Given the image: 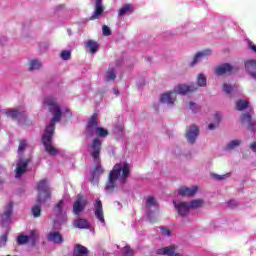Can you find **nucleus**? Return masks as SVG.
Returning <instances> with one entry per match:
<instances>
[{
  "instance_id": "obj_1",
  "label": "nucleus",
  "mask_w": 256,
  "mask_h": 256,
  "mask_svg": "<svg viewBox=\"0 0 256 256\" xmlns=\"http://www.w3.org/2000/svg\"><path fill=\"white\" fill-rule=\"evenodd\" d=\"M43 104L48 106L49 113H52L53 117L50 123L46 126L41 141L44 149L48 155L55 157L59 155V150L53 146V136L55 135V123H59L63 117L61 106L58 105L57 100L52 96H47L43 100Z\"/></svg>"
},
{
  "instance_id": "obj_2",
  "label": "nucleus",
  "mask_w": 256,
  "mask_h": 256,
  "mask_svg": "<svg viewBox=\"0 0 256 256\" xmlns=\"http://www.w3.org/2000/svg\"><path fill=\"white\" fill-rule=\"evenodd\" d=\"M122 171V176H121ZM131 173V168L129 167V163L125 161L122 163H117L114 165L113 169L110 171L108 176V182L106 183V191L109 193H113L115 191V183L119 177H121V183H127V179Z\"/></svg>"
},
{
  "instance_id": "obj_3",
  "label": "nucleus",
  "mask_w": 256,
  "mask_h": 256,
  "mask_svg": "<svg viewBox=\"0 0 256 256\" xmlns=\"http://www.w3.org/2000/svg\"><path fill=\"white\" fill-rule=\"evenodd\" d=\"M197 89H199V87L194 83H191L189 85L180 84L175 87L174 92H168L163 94L160 97V102L165 103L166 105H173V103L177 101V93L179 95H187L188 93H195Z\"/></svg>"
},
{
  "instance_id": "obj_4",
  "label": "nucleus",
  "mask_w": 256,
  "mask_h": 256,
  "mask_svg": "<svg viewBox=\"0 0 256 256\" xmlns=\"http://www.w3.org/2000/svg\"><path fill=\"white\" fill-rule=\"evenodd\" d=\"M36 189L38 191L36 199V203H38V205H42V203H46L51 199V187H49L47 179H42L37 182Z\"/></svg>"
},
{
  "instance_id": "obj_5",
  "label": "nucleus",
  "mask_w": 256,
  "mask_h": 256,
  "mask_svg": "<svg viewBox=\"0 0 256 256\" xmlns=\"http://www.w3.org/2000/svg\"><path fill=\"white\" fill-rule=\"evenodd\" d=\"M99 127V114L93 113L92 116L88 119L86 124V137L91 139L97 135V129Z\"/></svg>"
},
{
  "instance_id": "obj_6",
  "label": "nucleus",
  "mask_w": 256,
  "mask_h": 256,
  "mask_svg": "<svg viewBox=\"0 0 256 256\" xmlns=\"http://www.w3.org/2000/svg\"><path fill=\"white\" fill-rule=\"evenodd\" d=\"M33 161V158L29 156L28 158H20L16 165L15 177L19 179L23 177V175L27 172V167H29V163Z\"/></svg>"
},
{
  "instance_id": "obj_7",
  "label": "nucleus",
  "mask_w": 256,
  "mask_h": 256,
  "mask_svg": "<svg viewBox=\"0 0 256 256\" xmlns=\"http://www.w3.org/2000/svg\"><path fill=\"white\" fill-rule=\"evenodd\" d=\"M103 173H105V169H103V166H101V161H98L91 170L90 183L95 187H99V178L101 175H103Z\"/></svg>"
},
{
  "instance_id": "obj_8",
  "label": "nucleus",
  "mask_w": 256,
  "mask_h": 256,
  "mask_svg": "<svg viewBox=\"0 0 256 256\" xmlns=\"http://www.w3.org/2000/svg\"><path fill=\"white\" fill-rule=\"evenodd\" d=\"M101 149V139L94 138L89 145V153L94 161H97L101 157Z\"/></svg>"
},
{
  "instance_id": "obj_9",
  "label": "nucleus",
  "mask_w": 256,
  "mask_h": 256,
  "mask_svg": "<svg viewBox=\"0 0 256 256\" xmlns=\"http://www.w3.org/2000/svg\"><path fill=\"white\" fill-rule=\"evenodd\" d=\"M0 217L1 225H7V223H11V219H13V202H8L4 212L0 214Z\"/></svg>"
},
{
  "instance_id": "obj_10",
  "label": "nucleus",
  "mask_w": 256,
  "mask_h": 256,
  "mask_svg": "<svg viewBox=\"0 0 256 256\" xmlns=\"http://www.w3.org/2000/svg\"><path fill=\"white\" fill-rule=\"evenodd\" d=\"M240 119H241L242 125H245V123H247L248 131H250V133H255L256 121L251 116V112L243 113L240 116Z\"/></svg>"
},
{
  "instance_id": "obj_11",
  "label": "nucleus",
  "mask_w": 256,
  "mask_h": 256,
  "mask_svg": "<svg viewBox=\"0 0 256 256\" xmlns=\"http://www.w3.org/2000/svg\"><path fill=\"white\" fill-rule=\"evenodd\" d=\"M86 206L87 200L83 199L82 194H78L76 196V201L73 204V213H75V215H81V212L85 209Z\"/></svg>"
},
{
  "instance_id": "obj_12",
  "label": "nucleus",
  "mask_w": 256,
  "mask_h": 256,
  "mask_svg": "<svg viewBox=\"0 0 256 256\" xmlns=\"http://www.w3.org/2000/svg\"><path fill=\"white\" fill-rule=\"evenodd\" d=\"M197 137H199V127L196 125L190 126V128L186 131V139L188 143H195V141H197Z\"/></svg>"
},
{
  "instance_id": "obj_13",
  "label": "nucleus",
  "mask_w": 256,
  "mask_h": 256,
  "mask_svg": "<svg viewBox=\"0 0 256 256\" xmlns=\"http://www.w3.org/2000/svg\"><path fill=\"white\" fill-rule=\"evenodd\" d=\"M105 11L103 8V0H96L95 1V11L90 17V21H95L96 19H100Z\"/></svg>"
},
{
  "instance_id": "obj_14",
  "label": "nucleus",
  "mask_w": 256,
  "mask_h": 256,
  "mask_svg": "<svg viewBox=\"0 0 256 256\" xmlns=\"http://www.w3.org/2000/svg\"><path fill=\"white\" fill-rule=\"evenodd\" d=\"M6 115L7 117L18 121V123H21V121H25L27 119V114L19 110H8L6 111Z\"/></svg>"
},
{
  "instance_id": "obj_15",
  "label": "nucleus",
  "mask_w": 256,
  "mask_h": 256,
  "mask_svg": "<svg viewBox=\"0 0 256 256\" xmlns=\"http://www.w3.org/2000/svg\"><path fill=\"white\" fill-rule=\"evenodd\" d=\"M94 213L96 219L100 221V223H105V215L103 214V203L97 199L95 204H94Z\"/></svg>"
},
{
  "instance_id": "obj_16",
  "label": "nucleus",
  "mask_w": 256,
  "mask_h": 256,
  "mask_svg": "<svg viewBox=\"0 0 256 256\" xmlns=\"http://www.w3.org/2000/svg\"><path fill=\"white\" fill-rule=\"evenodd\" d=\"M174 206H175V209L177 210L178 215H180V217H185L187 213H189V211L191 210L188 202L176 203L174 201Z\"/></svg>"
},
{
  "instance_id": "obj_17",
  "label": "nucleus",
  "mask_w": 256,
  "mask_h": 256,
  "mask_svg": "<svg viewBox=\"0 0 256 256\" xmlns=\"http://www.w3.org/2000/svg\"><path fill=\"white\" fill-rule=\"evenodd\" d=\"M177 247L175 245L167 246L157 250L158 255H167V256H183L180 253H177Z\"/></svg>"
},
{
  "instance_id": "obj_18",
  "label": "nucleus",
  "mask_w": 256,
  "mask_h": 256,
  "mask_svg": "<svg viewBox=\"0 0 256 256\" xmlns=\"http://www.w3.org/2000/svg\"><path fill=\"white\" fill-rule=\"evenodd\" d=\"M198 190H199V188L197 186H193L191 188L182 186L178 190V194L181 197H193V195H195V193H197Z\"/></svg>"
},
{
  "instance_id": "obj_19",
  "label": "nucleus",
  "mask_w": 256,
  "mask_h": 256,
  "mask_svg": "<svg viewBox=\"0 0 256 256\" xmlns=\"http://www.w3.org/2000/svg\"><path fill=\"white\" fill-rule=\"evenodd\" d=\"M72 256H89V249L81 244H76Z\"/></svg>"
},
{
  "instance_id": "obj_20",
  "label": "nucleus",
  "mask_w": 256,
  "mask_h": 256,
  "mask_svg": "<svg viewBox=\"0 0 256 256\" xmlns=\"http://www.w3.org/2000/svg\"><path fill=\"white\" fill-rule=\"evenodd\" d=\"M135 12V8L132 4H124L119 10H118V16L124 17V15H131Z\"/></svg>"
},
{
  "instance_id": "obj_21",
  "label": "nucleus",
  "mask_w": 256,
  "mask_h": 256,
  "mask_svg": "<svg viewBox=\"0 0 256 256\" xmlns=\"http://www.w3.org/2000/svg\"><path fill=\"white\" fill-rule=\"evenodd\" d=\"M233 71V66H231V64H228V63H225V64H222L221 66H218L216 68V75H225L227 73H231Z\"/></svg>"
},
{
  "instance_id": "obj_22",
  "label": "nucleus",
  "mask_w": 256,
  "mask_h": 256,
  "mask_svg": "<svg viewBox=\"0 0 256 256\" xmlns=\"http://www.w3.org/2000/svg\"><path fill=\"white\" fill-rule=\"evenodd\" d=\"M245 68L248 71V73L253 77V79H256V60H249L245 63Z\"/></svg>"
},
{
  "instance_id": "obj_23",
  "label": "nucleus",
  "mask_w": 256,
  "mask_h": 256,
  "mask_svg": "<svg viewBox=\"0 0 256 256\" xmlns=\"http://www.w3.org/2000/svg\"><path fill=\"white\" fill-rule=\"evenodd\" d=\"M48 241L59 245L63 243V235H61V233L59 232H51L50 234H48Z\"/></svg>"
},
{
  "instance_id": "obj_24",
  "label": "nucleus",
  "mask_w": 256,
  "mask_h": 256,
  "mask_svg": "<svg viewBox=\"0 0 256 256\" xmlns=\"http://www.w3.org/2000/svg\"><path fill=\"white\" fill-rule=\"evenodd\" d=\"M207 55H211V50L207 49V50H203L201 52H198L195 56L193 61L191 62L190 66L193 67L195 66V64L199 63V61L201 60V58L203 57H207Z\"/></svg>"
},
{
  "instance_id": "obj_25",
  "label": "nucleus",
  "mask_w": 256,
  "mask_h": 256,
  "mask_svg": "<svg viewBox=\"0 0 256 256\" xmlns=\"http://www.w3.org/2000/svg\"><path fill=\"white\" fill-rule=\"evenodd\" d=\"M74 227L77 229H89V222L87 219L79 218L74 221Z\"/></svg>"
},
{
  "instance_id": "obj_26",
  "label": "nucleus",
  "mask_w": 256,
  "mask_h": 256,
  "mask_svg": "<svg viewBox=\"0 0 256 256\" xmlns=\"http://www.w3.org/2000/svg\"><path fill=\"white\" fill-rule=\"evenodd\" d=\"M63 207H65V202L63 200L58 201L54 206V213L56 217H61V215H63Z\"/></svg>"
},
{
  "instance_id": "obj_27",
  "label": "nucleus",
  "mask_w": 256,
  "mask_h": 256,
  "mask_svg": "<svg viewBox=\"0 0 256 256\" xmlns=\"http://www.w3.org/2000/svg\"><path fill=\"white\" fill-rule=\"evenodd\" d=\"M247 108H249V101L243 99L236 101V111H245Z\"/></svg>"
},
{
  "instance_id": "obj_28",
  "label": "nucleus",
  "mask_w": 256,
  "mask_h": 256,
  "mask_svg": "<svg viewBox=\"0 0 256 256\" xmlns=\"http://www.w3.org/2000/svg\"><path fill=\"white\" fill-rule=\"evenodd\" d=\"M28 237L32 247H35V245H37V242L39 241V234H37V231L31 230L30 235Z\"/></svg>"
},
{
  "instance_id": "obj_29",
  "label": "nucleus",
  "mask_w": 256,
  "mask_h": 256,
  "mask_svg": "<svg viewBox=\"0 0 256 256\" xmlns=\"http://www.w3.org/2000/svg\"><path fill=\"white\" fill-rule=\"evenodd\" d=\"M86 47L90 50L92 54H95L96 51H99V44L93 40H88L86 43Z\"/></svg>"
},
{
  "instance_id": "obj_30",
  "label": "nucleus",
  "mask_w": 256,
  "mask_h": 256,
  "mask_svg": "<svg viewBox=\"0 0 256 256\" xmlns=\"http://www.w3.org/2000/svg\"><path fill=\"white\" fill-rule=\"evenodd\" d=\"M204 203L205 202L203 201V199H195L189 203V206L190 209H199L202 205H204Z\"/></svg>"
},
{
  "instance_id": "obj_31",
  "label": "nucleus",
  "mask_w": 256,
  "mask_h": 256,
  "mask_svg": "<svg viewBox=\"0 0 256 256\" xmlns=\"http://www.w3.org/2000/svg\"><path fill=\"white\" fill-rule=\"evenodd\" d=\"M28 65H29L28 67L29 71H35L37 69H41V62H39L38 60H31Z\"/></svg>"
},
{
  "instance_id": "obj_32",
  "label": "nucleus",
  "mask_w": 256,
  "mask_h": 256,
  "mask_svg": "<svg viewBox=\"0 0 256 256\" xmlns=\"http://www.w3.org/2000/svg\"><path fill=\"white\" fill-rule=\"evenodd\" d=\"M197 84L198 85H196V87H207V77H205L203 74H199Z\"/></svg>"
},
{
  "instance_id": "obj_33",
  "label": "nucleus",
  "mask_w": 256,
  "mask_h": 256,
  "mask_svg": "<svg viewBox=\"0 0 256 256\" xmlns=\"http://www.w3.org/2000/svg\"><path fill=\"white\" fill-rule=\"evenodd\" d=\"M96 135H97V137L105 138V137L109 136V130L98 126V128L96 130Z\"/></svg>"
},
{
  "instance_id": "obj_34",
  "label": "nucleus",
  "mask_w": 256,
  "mask_h": 256,
  "mask_svg": "<svg viewBox=\"0 0 256 256\" xmlns=\"http://www.w3.org/2000/svg\"><path fill=\"white\" fill-rule=\"evenodd\" d=\"M28 242H29L28 235H19L16 240L17 245H27Z\"/></svg>"
},
{
  "instance_id": "obj_35",
  "label": "nucleus",
  "mask_w": 256,
  "mask_h": 256,
  "mask_svg": "<svg viewBox=\"0 0 256 256\" xmlns=\"http://www.w3.org/2000/svg\"><path fill=\"white\" fill-rule=\"evenodd\" d=\"M106 79L107 81H114V79H117V75L115 74V69L109 68L106 72Z\"/></svg>"
},
{
  "instance_id": "obj_36",
  "label": "nucleus",
  "mask_w": 256,
  "mask_h": 256,
  "mask_svg": "<svg viewBox=\"0 0 256 256\" xmlns=\"http://www.w3.org/2000/svg\"><path fill=\"white\" fill-rule=\"evenodd\" d=\"M146 207L147 209H151V207H157V200H155V197L149 196L146 199Z\"/></svg>"
},
{
  "instance_id": "obj_37",
  "label": "nucleus",
  "mask_w": 256,
  "mask_h": 256,
  "mask_svg": "<svg viewBox=\"0 0 256 256\" xmlns=\"http://www.w3.org/2000/svg\"><path fill=\"white\" fill-rule=\"evenodd\" d=\"M33 217H41V204L36 202V205L32 207Z\"/></svg>"
},
{
  "instance_id": "obj_38",
  "label": "nucleus",
  "mask_w": 256,
  "mask_h": 256,
  "mask_svg": "<svg viewBox=\"0 0 256 256\" xmlns=\"http://www.w3.org/2000/svg\"><path fill=\"white\" fill-rule=\"evenodd\" d=\"M241 145V140H232L230 143L227 144L226 149L228 151H232L235 147H239Z\"/></svg>"
},
{
  "instance_id": "obj_39",
  "label": "nucleus",
  "mask_w": 256,
  "mask_h": 256,
  "mask_svg": "<svg viewBox=\"0 0 256 256\" xmlns=\"http://www.w3.org/2000/svg\"><path fill=\"white\" fill-rule=\"evenodd\" d=\"M25 149H27V140H21L18 146V155L23 156Z\"/></svg>"
},
{
  "instance_id": "obj_40",
  "label": "nucleus",
  "mask_w": 256,
  "mask_h": 256,
  "mask_svg": "<svg viewBox=\"0 0 256 256\" xmlns=\"http://www.w3.org/2000/svg\"><path fill=\"white\" fill-rule=\"evenodd\" d=\"M8 238L9 232H5L3 235L0 236V249L7 245Z\"/></svg>"
},
{
  "instance_id": "obj_41",
  "label": "nucleus",
  "mask_w": 256,
  "mask_h": 256,
  "mask_svg": "<svg viewBox=\"0 0 256 256\" xmlns=\"http://www.w3.org/2000/svg\"><path fill=\"white\" fill-rule=\"evenodd\" d=\"M61 59L64 61H69L71 59V51L69 50H63L60 54Z\"/></svg>"
},
{
  "instance_id": "obj_42",
  "label": "nucleus",
  "mask_w": 256,
  "mask_h": 256,
  "mask_svg": "<svg viewBox=\"0 0 256 256\" xmlns=\"http://www.w3.org/2000/svg\"><path fill=\"white\" fill-rule=\"evenodd\" d=\"M65 223H67V213H64L58 216V220H57L58 225H65Z\"/></svg>"
},
{
  "instance_id": "obj_43",
  "label": "nucleus",
  "mask_w": 256,
  "mask_h": 256,
  "mask_svg": "<svg viewBox=\"0 0 256 256\" xmlns=\"http://www.w3.org/2000/svg\"><path fill=\"white\" fill-rule=\"evenodd\" d=\"M122 251H123L125 256H133V250H132L131 246L123 247Z\"/></svg>"
},
{
  "instance_id": "obj_44",
  "label": "nucleus",
  "mask_w": 256,
  "mask_h": 256,
  "mask_svg": "<svg viewBox=\"0 0 256 256\" xmlns=\"http://www.w3.org/2000/svg\"><path fill=\"white\" fill-rule=\"evenodd\" d=\"M102 33H103V35H104V37H109V35H111V28H109V26H107V25H104L103 27H102Z\"/></svg>"
},
{
  "instance_id": "obj_45",
  "label": "nucleus",
  "mask_w": 256,
  "mask_h": 256,
  "mask_svg": "<svg viewBox=\"0 0 256 256\" xmlns=\"http://www.w3.org/2000/svg\"><path fill=\"white\" fill-rule=\"evenodd\" d=\"M223 91H224V93H227L229 95L230 93H233V86H231L229 84H224Z\"/></svg>"
},
{
  "instance_id": "obj_46",
  "label": "nucleus",
  "mask_w": 256,
  "mask_h": 256,
  "mask_svg": "<svg viewBox=\"0 0 256 256\" xmlns=\"http://www.w3.org/2000/svg\"><path fill=\"white\" fill-rule=\"evenodd\" d=\"M213 177L214 179H217V181H223V179H226L227 177H229V174H224V175L214 174Z\"/></svg>"
},
{
  "instance_id": "obj_47",
  "label": "nucleus",
  "mask_w": 256,
  "mask_h": 256,
  "mask_svg": "<svg viewBox=\"0 0 256 256\" xmlns=\"http://www.w3.org/2000/svg\"><path fill=\"white\" fill-rule=\"evenodd\" d=\"M189 109H191L193 113H197L199 108L197 107V104H195L194 102H189Z\"/></svg>"
},
{
  "instance_id": "obj_48",
  "label": "nucleus",
  "mask_w": 256,
  "mask_h": 256,
  "mask_svg": "<svg viewBox=\"0 0 256 256\" xmlns=\"http://www.w3.org/2000/svg\"><path fill=\"white\" fill-rule=\"evenodd\" d=\"M162 234L166 237H171V230L161 227Z\"/></svg>"
},
{
  "instance_id": "obj_49",
  "label": "nucleus",
  "mask_w": 256,
  "mask_h": 256,
  "mask_svg": "<svg viewBox=\"0 0 256 256\" xmlns=\"http://www.w3.org/2000/svg\"><path fill=\"white\" fill-rule=\"evenodd\" d=\"M228 207H229L230 209H235V207H237V202H235V200H230V201L228 202Z\"/></svg>"
},
{
  "instance_id": "obj_50",
  "label": "nucleus",
  "mask_w": 256,
  "mask_h": 256,
  "mask_svg": "<svg viewBox=\"0 0 256 256\" xmlns=\"http://www.w3.org/2000/svg\"><path fill=\"white\" fill-rule=\"evenodd\" d=\"M214 119L216 121V124L219 125V123H221V114L216 113Z\"/></svg>"
},
{
  "instance_id": "obj_51",
  "label": "nucleus",
  "mask_w": 256,
  "mask_h": 256,
  "mask_svg": "<svg viewBox=\"0 0 256 256\" xmlns=\"http://www.w3.org/2000/svg\"><path fill=\"white\" fill-rule=\"evenodd\" d=\"M248 45H249V49H251V51H254V53H256V45L253 44V42H249Z\"/></svg>"
},
{
  "instance_id": "obj_52",
  "label": "nucleus",
  "mask_w": 256,
  "mask_h": 256,
  "mask_svg": "<svg viewBox=\"0 0 256 256\" xmlns=\"http://www.w3.org/2000/svg\"><path fill=\"white\" fill-rule=\"evenodd\" d=\"M215 124H209L208 125V128L210 129V131H213V130H215Z\"/></svg>"
},
{
  "instance_id": "obj_53",
  "label": "nucleus",
  "mask_w": 256,
  "mask_h": 256,
  "mask_svg": "<svg viewBox=\"0 0 256 256\" xmlns=\"http://www.w3.org/2000/svg\"><path fill=\"white\" fill-rule=\"evenodd\" d=\"M115 95H119V90H115Z\"/></svg>"
},
{
  "instance_id": "obj_54",
  "label": "nucleus",
  "mask_w": 256,
  "mask_h": 256,
  "mask_svg": "<svg viewBox=\"0 0 256 256\" xmlns=\"http://www.w3.org/2000/svg\"><path fill=\"white\" fill-rule=\"evenodd\" d=\"M66 113H69V115L71 114V112L69 110H66Z\"/></svg>"
}]
</instances>
